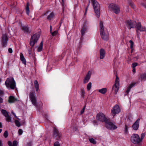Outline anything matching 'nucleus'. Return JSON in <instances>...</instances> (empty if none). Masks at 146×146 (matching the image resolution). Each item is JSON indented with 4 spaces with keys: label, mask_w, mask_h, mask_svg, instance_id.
Here are the masks:
<instances>
[{
    "label": "nucleus",
    "mask_w": 146,
    "mask_h": 146,
    "mask_svg": "<svg viewBox=\"0 0 146 146\" xmlns=\"http://www.w3.org/2000/svg\"><path fill=\"white\" fill-rule=\"evenodd\" d=\"M100 31L102 38L104 40H107L109 38V34L108 32L104 30V26L102 22L100 23Z\"/></svg>",
    "instance_id": "f257e3e1"
},
{
    "label": "nucleus",
    "mask_w": 146,
    "mask_h": 146,
    "mask_svg": "<svg viewBox=\"0 0 146 146\" xmlns=\"http://www.w3.org/2000/svg\"><path fill=\"white\" fill-rule=\"evenodd\" d=\"M6 87L8 88L13 89L16 86V83L13 78L10 77L5 82Z\"/></svg>",
    "instance_id": "f03ea898"
},
{
    "label": "nucleus",
    "mask_w": 146,
    "mask_h": 146,
    "mask_svg": "<svg viewBox=\"0 0 146 146\" xmlns=\"http://www.w3.org/2000/svg\"><path fill=\"white\" fill-rule=\"evenodd\" d=\"M93 6L95 13L98 17L100 16V6L98 2L95 0H91Z\"/></svg>",
    "instance_id": "7ed1b4c3"
},
{
    "label": "nucleus",
    "mask_w": 146,
    "mask_h": 146,
    "mask_svg": "<svg viewBox=\"0 0 146 146\" xmlns=\"http://www.w3.org/2000/svg\"><path fill=\"white\" fill-rule=\"evenodd\" d=\"M131 142L135 144H137L139 143L141 141L139 135L137 134H133L131 138Z\"/></svg>",
    "instance_id": "20e7f679"
},
{
    "label": "nucleus",
    "mask_w": 146,
    "mask_h": 146,
    "mask_svg": "<svg viewBox=\"0 0 146 146\" xmlns=\"http://www.w3.org/2000/svg\"><path fill=\"white\" fill-rule=\"evenodd\" d=\"M39 37L40 34L39 33H37L31 36L30 44L32 47L37 42Z\"/></svg>",
    "instance_id": "39448f33"
},
{
    "label": "nucleus",
    "mask_w": 146,
    "mask_h": 146,
    "mask_svg": "<svg viewBox=\"0 0 146 146\" xmlns=\"http://www.w3.org/2000/svg\"><path fill=\"white\" fill-rule=\"evenodd\" d=\"M119 79L117 76L116 77L115 80L114 85L112 87V90L114 91L115 94H116L119 89Z\"/></svg>",
    "instance_id": "423d86ee"
},
{
    "label": "nucleus",
    "mask_w": 146,
    "mask_h": 146,
    "mask_svg": "<svg viewBox=\"0 0 146 146\" xmlns=\"http://www.w3.org/2000/svg\"><path fill=\"white\" fill-rule=\"evenodd\" d=\"M109 8L115 14H118L120 12L119 7L118 5L116 4L113 3L110 4Z\"/></svg>",
    "instance_id": "0eeeda50"
},
{
    "label": "nucleus",
    "mask_w": 146,
    "mask_h": 146,
    "mask_svg": "<svg viewBox=\"0 0 146 146\" xmlns=\"http://www.w3.org/2000/svg\"><path fill=\"white\" fill-rule=\"evenodd\" d=\"M106 127L108 129L111 130H113L117 128V126L113 123L110 122L107 119L106 122H105Z\"/></svg>",
    "instance_id": "6e6552de"
},
{
    "label": "nucleus",
    "mask_w": 146,
    "mask_h": 146,
    "mask_svg": "<svg viewBox=\"0 0 146 146\" xmlns=\"http://www.w3.org/2000/svg\"><path fill=\"white\" fill-rule=\"evenodd\" d=\"M29 98L33 105L36 106L37 105V103L35 92H31L30 94Z\"/></svg>",
    "instance_id": "1a4fd4ad"
},
{
    "label": "nucleus",
    "mask_w": 146,
    "mask_h": 146,
    "mask_svg": "<svg viewBox=\"0 0 146 146\" xmlns=\"http://www.w3.org/2000/svg\"><path fill=\"white\" fill-rule=\"evenodd\" d=\"M120 111V109L118 105H115L111 110V113L113 116L118 113Z\"/></svg>",
    "instance_id": "9d476101"
},
{
    "label": "nucleus",
    "mask_w": 146,
    "mask_h": 146,
    "mask_svg": "<svg viewBox=\"0 0 146 146\" xmlns=\"http://www.w3.org/2000/svg\"><path fill=\"white\" fill-rule=\"evenodd\" d=\"M96 119L98 121L104 122H106L107 119L103 113H100L97 115Z\"/></svg>",
    "instance_id": "9b49d317"
},
{
    "label": "nucleus",
    "mask_w": 146,
    "mask_h": 146,
    "mask_svg": "<svg viewBox=\"0 0 146 146\" xmlns=\"http://www.w3.org/2000/svg\"><path fill=\"white\" fill-rule=\"evenodd\" d=\"M138 31H146L145 27H142L140 23H137L136 29L137 36L138 38H139V35L138 34Z\"/></svg>",
    "instance_id": "f8f14e48"
},
{
    "label": "nucleus",
    "mask_w": 146,
    "mask_h": 146,
    "mask_svg": "<svg viewBox=\"0 0 146 146\" xmlns=\"http://www.w3.org/2000/svg\"><path fill=\"white\" fill-rule=\"evenodd\" d=\"M126 27L130 29L131 28H134L136 24L135 22H132L130 20H128L125 22Z\"/></svg>",
    "instance_id": "ddd939ff"
},
{
    "label": "nucleus",
    "mask_w": 146,
    "mask_h": 146,
    "mask_svg": "<svg viewBox=\"0 0 146 146\" xmlns=\"http://www.w3.org/2000/svg\"><path fill=\"white\" fill-rule=\"evenodd\" d=\"M1 112L5 117L6 120L7 121L12 122L11 117L9 116L8 112L6 110L2 109L1 110Z\"/></svg>",
    "instance_id": "4468645a"
},
{
    "label": "nucleus",
    "mask_w": 146,
    "mask_h": 146,
    "mask_svg": "<svg viewBox=\"0 0 146 146\" xmlns=\"http://www.w3.org/2000/svg\"><path fill=\"white\" fill-rule=\"evenodd\" d=\"M61 136V134L59 133L58 130L54 128V129L53 137L56 139L59 140L60 139Z\"/></svg>",
    "instance_id": "2eb2a0df"
},
{
    "label": "nucleus",
    "mask_w": 146,
    "mask_h": 146,
    "mask_svg": "<svg viewBox=\"0 0 146 146\" xmlns=\"http://www.w3.org/2000/svg\"><path fill=\"white\" fill-rule=\"evenodd\" d=\"M140 120V119L138 118L133 125L132 127L134 130H137L138 129L139 127Z\"/></svg>",
    "instance_id": "dca6fc26"
},
{
    "label": "nucleus",
    "mask_w": 146,
    "mask_h": 146,
    "mask_svg": "<svg viewBox=\"0 0 146 146\" xmlns=\"http://www.w3.org/2000/svg\"><path fill=\"white\" fill-rule=\"evenodd\" d=\"M92 72L90 71H89L86 74V76L84 79V83L85 84L88 82L89 81L91 76Z\"/></svg>",
    "instance_id": "f3484780"
},
{
    "label": "nucleus",
    "mask_w": 146,
    "mask_h": 146,
    "mask_svg": "<svg viewBox=\"0 0 146 146\" xmlns=\"http://www.w3.org/2000/svg\"><path fill=\"white\" fill-rule=\"evenodd\" d=\"M8 39L6 35H4L2 38V44L4 47H5L7 44Z\"/></svg>",
    "instance_id": "a211bd4d"
},
{
    "label": "nucleus",
    "mask_w": 146,
    "mask_h": 146,
    "mask_svg": "<svg viewBox=\"0 0 146 146\" xmlns=\"http://www.w3.org/2000/svg\"><path fill=\"white\" fill-rule=\"evenodd\" d=\"M88 28L87 27L86 24H84L82 26V29L81 30V32L82 36H84L85 33L88 31Z\"/></svg>",
    "instance_id": "6ab92c4d"
},
{
    "label": "nucleus",
    "mask_w": 146,
    "mask_h": 146,
    "mask_svg": "<svg viewBox=\"0 0 146 146\" xmlns=\"http://www.w3.org/2000/svg\"><path fill=\"white\" fill-rule=\"evenodd\" d=\"M105 55V50L102 48L100 50V59H103Z\"/></svg>",
    "instance_id": "aec40b11"
},
{
    "label": "nucleus",
    "mask_w": 146,
    "mask_h": 146,
    "mask_svg": "<svg viewBox=\"0 0 146 146\" xmlns=\"http://www.w3.org/2000/svg\"><path fill=\"white\" fill-rule=\"evenodd\" d=\"M135 84L136 83L135 82H134L128 86L127 87V89L126 91L127 94L129 93L131 89L132 88L135 86Z\"/></svg>",
    "instance_id": "412c9836"
},
{
    "label": "nucleus",
    "mask_w": 146,
    "mask_h": 146,
    "mask_svg": "<svg viewBox=\"0 0 146 146\" xmlns=\"http://www.w3.org/2000/svg\"><path fill=\"white\" fill-rule=\"evenodd\" d=\"M20 58L22 63L25 65H26V60L24 56L23 55L22 53H21L20 54Z\"/></svg>",
    "instance_id": "4be33fe9"
},
{
    "label": "nucleus",
    "mask_w": 146,
    "mask_h": 146,
    "mask_svg": "<svg viewBox=\"0 0 146 146\" xmlns=\"http://www.w3.org/2000/svg\"><path fill=\"white\" fill-rule=\"evenodd\" d=\"M18 144V143L16 141H14L13 143L11 141L8 142V144L9 146H17Z\"/></svg>",
    "instance_id": "5701e85b"
},
{
    "label": "nucleus",
    "mask_w": 146,
    "mask_h": 146,
    "mask_svg": "<svg viewBox=\"0 0 146 146\" xmlns=\"http://www.w3.org/2000/svg\"><path fill=\"white\" fill-rule=\"evenodd\" d=\"M17 100L13 96H10L9 98V102L10 103H13Z\"/></svg>",
    "instance_id": "b1692460"
},
{
    "label": "nucleus",
    "mask_w": 146,
    "mask_h": 146,
    "mask_svg": "<svg viewBox=\"0 0 146 146\" xmlns=\"http://www.w3.org/2000/svg\"><path fill=\"white\" fill-rule=\"evenodd\" d=\"M54 16V13L52 12L48 16L47 19L48 20H50L53 18Z\"/></svg>",
    "instance_id": "393cba45"
},
{
    "label": "nucleus",
    "mask_w": 146,
    "mask_h": 146,
    "mask_svg": "<svg viewBox=\"0 0 146 146\" xmlns=\"http://www.w3.org/2000/svg\"><path fill=\"white\" fill-rule=\"evenodd\" d=\"M98 91L100 93L103 94H104L107 92V89L106 88H103L101 89L98 90Z\"/></svg>",
    "instance_id": "a878e982"
},
{
    "label": "nucleus",
    "mask_w": 146,
    "mask_h": 146,
    "mask_svg": "<svg viewBox=\"0 0 146 146\" xmlns=\"http://www.w3.org/2000/svg\"><path fill=\"white\" fill-rule=\"evenodd\" d=\"M34 85L36 89V91L37 92L39 89V85L37 81L35 80L34 81Z\"/></svg>",
    "instance_id": "bb28decb"
},
{
    "label": "nucleus",
    "mask_w": 146,
    "mask_h": 146,
    "mask_svg": "<svg viewBox=\"0 0 146 146\" xmlns=\"http://www.w3.org/2000/svg\"><path fill=\"white\" fill-rule=\"evenodd\" d=\"M26 12L27 15H29L30 12V11L29 8V3H27V6L26 7Z\"/></svg>",
    "instance_id": "cd10ccee"
},
{
    "label": "nucleus",
    "mask_w": 146,
    "mask_h": 146,
    "mask_svg": "<svg viewBox=\"0 0 146 146\" xmlns=\"http://www.w3.org/2000/svg\"><path fill=\"white\" fill-rule=\"evenodd\" d=\"M92 86V83L89 82L87 85V90H90Z\"/></svg>",
    "instance_id": "c85d7f7f"
},
{
    "label": "nucleus",
    "mask_w": 146,
    "mask_h": 146,
    "mask_svg": "<svg viewBox=\"0 0 146 146\" xmlns=\"http://www.w3.org/2000/svg\"><path fill=\"white\" fill-rule=\"evenodd\" d=\"M89 140L90 142L94 144H95L96 143V140L93 138L89 139Z\"/></svg>",
    "instance_id": "c756f323"
},
{
    "label": "nucleus",
    "mask_w": 146,
    "mask_h": 146,
    "mask_svg": "<svg viewBox=\"0 0 146 146\" xmlns=\"http://www.w3.org/2000/svg\"><path fill=\"white\" fill-rule=\"evenodd\" d=\"M129 42L130 43V48L131 49L132 52V50H133L134 45L133 42L131 40H129Z\"/></svg>",
    "instance_id": "7c9ffc66"
},
{
    "label": "nucleus",
    "mask_w": 146,
    "mask_h": 146,
    "mask_svg": "<svg viewBox=\"0 0 146 146\" xmlns=\"http://www.w3.org/2000/svg\"><path fill=\"white\" fill-rule=\"evenodd\" d=\"M42 42H41L40 46L38 48V49H37L38 51V52L41 51L42 50Z\"/></svg>",
    "instance_id": "2f4dec72"
},
{
    "label": "nucleus",
    "mask_w": 146,
    "mask_h": 146,
    "mask_svg": "<svg viewBox=\"0 0 146 146\" xmlns=\"http://www.w3.org/2000/svg\"><path fill=\"white\" fill-rule=\"evenodd\" d=\"M15 123L16 126L18 127H20L21 126L20 123L19 121L17 120H15Z\"/></svg>",
    "instance_id": "473e14b6"
},
{
    "label": "nucleus",
    "mask_w": 146,
    "mask_h": 146,
    "mask_svg": "<svg viewBox=\"0 0 146 146\" xmlns=\"http://www.w3.org/2000/svg\"><path fill=\"white\" fill-rule=\"evenodd\" d=\"M128 129L129 127L127 125H125V128L124 132L126 134H127L128 132Z\"/></svg>",
    "instance_id": "72a5a7b5"
},
{
    "label": "nucleus",
    "mask_w": 146,
    "mask_h": 146,
    "mask_svg": "<svg viewBox=\"0 0 146 146\" xmlns=\"http://www.w3.org/2000/svg\"><path fill=\"white\" fill-rule=\"evenodd\" d=\"M141 78L142 80H146V74H144L142 75L141 76Z\"/></svg>",
    "instance_id": "f704fd0d"
},
{
    "label": "nucleus",
    "mask_w": 146,
    "mask_h": 146,
    "mask_svg": "<svg viewBox=\"0 0 146 146\" xmlns=\"http://www.w3.org/2000/svg\"><path fill=\"white\" fill-rule=\"evenodd\" d=\"M145 134L144 133H142L141 134V137L140 138V140H141V142L142 141L143 139L145 137Z\"/></svg>",
    "instance_id": "c9c22d12"
},
{
    "label": "nucleus",
    "mask_w": 146,
    "mask_h": 146,
    "mask_svg": "<svg viewBox=\"0 0 146 146\" xmlns=\"http://www.w3.org/2000/svg\"><path fill=\"white\" fill-rule=\"evenodd\" d=\"M8 133L7 131H5L3 134L5 138H7L8 137Z\"/></svg>",
    "instance_id": "e433bc0d"
},
{
    "label": "nucleus",
    "mask_w": 146,
    "mask_h": 146,
    "mask_svg": "<svg viewBox=\"0 0 146 146\" xmlns=\"http://www.w3.org/2000/svg\"><path fill=\"white\" fill-rule=\"evenodd\" d=\"M23 29L26 32H27L28 31V28L26 26H23Z\"/></svg>",
    "instance_id": "4c0bfd02"
},
{
    "label": "nucleus",
    "mask_w": 146,
    "mask_h": 146,
    "mask_svg": "<svg viewBox=\"0 0 146 146\" xmlns=\"http://www.w3.org/2000/svg\"><path fill=\"white\" fill-rule=\"evenodd\" d=\"M57 33H58L57 31H54V32H53L51 33L52 35V36H54L56 35L57 34Z\"/></svg>",
    "instance_id": "58836bf2"
},
{
    "label": "nucleus",
    "mask_w": 146,
    "mask_h": 146,
    "mask_svg": "<svg viewBox=\"0 0 146 146\" xmlns=\"http://www.w3.org/2000/svg\"><path fill=\"white\" fill-rule=\"evenodd\" d=\"M23 131L21 129H19L18 131V133L19 135H21L23 133Z\"/></svg>",
    "instance_id": "ea45409f"
},
{
    "label": "nucleus",
    "mask_w": 146,
    "mask_h": 146,
    "mask_svg": "<svg viewBox=\"0 0 146 146\" xmlns=\"http://www.w3.org/2000/svg\"><path fill=\"white\" fill-rule=\"evenodd\" d=\"M137 65V63H134L132 64V67L133 68H135V67Z\"/></svg>",
    "instance_id": "a19ab883"
},
{
    "label": "nucleus",
    "mask_w": 146,
    "mask_h": 146,
    "mask_svg": "<svg viewBox=\"0 0 146 146\" xmlns=\"http://www.w3.org/2000/svg\"><path fill=\"white\" fill-rule=\"evenodd\" d=\"M82 94L83 97H84V96L85 94V93L84 89H82L81 90Z\"/></svg>",
    "instance_id": "79ce46f5"
},
{
    "label": "nucleus",
    "mask_w": 146,
    "mask_h": 146,
    "mask_svg": "<svg viewBox=\"0 0 146 146\" xmlns=\"http://www.w3.org/2000/svg\"><path fill=\"white\" fill-rule=\"evenodd\" d=\"M54 146H60V144L58 142H56L54 144Z\"/></svg>",
    "instance_id": "37998d69"
},
{
    "label": "nucleus",
    "mask_w": 146,
    "mask_h": 146,
    "mask_svg": "<svg viewBox=\"0 0 146 146\" xmlns=\"http://www.w3.org/2000/svg\"><path fill=\"white\" fill-rule=\"evenodd\" d=\"M8 51L10 53H12L13 52V50L11 48H10L8 49Z\"/></svg>",
    "instance_id": "c03bdc74"
},
{
    "label": "nucleus",
    "mask_w": 146,
    "mask_h": 146,
    "mask_svg": "<svg viewBox=\"0 0 146 146\" xmlns=\"http://www.w3.org/2000/svg\"><path fill=\"white\" fill-rule=\"evenodd\" d=\"M11 113L15 117H16L18 119V118L16 116L15 114L13 111H12L11 112Z\"/></svg>",
    "instance_id": "a18cd8bd"
},
{
    "label": "nucleus",
    "mask_w": 146,
    "mask_h": 146,
    "mask_svg": "<svg viewBox=\"0 0 146 146\" xmlns=\"http://www.w3.org/2000/svg\"><path fill=\"white\" fill-rule=\"evenodd\" d=\"M131 6L133 8H135V6L134 4H131Z\"/></svg>",
    "instance_id": "49530a36"
},
{
    "label": "nucleus",
    "mask_w": 146,
    "mask_h": 146,
    "mask_svg": "<svg viewBox=\"0 0 146 146\" xmlns=\"http://www.w3.org/2000/svg\"><path fill=\"white\" fill-rule=\"evenodd\" d=\"M3 99L0 97V103H2L3 102Z\"/></svg>",
    "instance_id": "de8ad7c7"
},
{
    "label": "nucleus",
    "mask_w": 146,
    "mask_h": 146,
    "mask_svg": "<svg viewBox=\"0 0 146 146\" xmlns=\"http://www.w3.org/2000/svg\"><path fill=\"white\" fill-rule=\"evenodd\" d=\"M0 146H3V144H2V141L1 140H0Z\"/></svg>",
    "instance_id": "09e8293b"
},
{
    "label": "nucleus",
    "mask_w": 146,
    "mask_h": 146,
    "mask_svg": "<svg viewBox=\"0 0 146 146\" xmlns=\"http://www.w3.org/2000/svg\"><path fill=\"white\" fill-rule=\"evenodd\" d=\"M3 93L2 91L0 90V95H3Z\"/></svg>",
    "instance_id": "8fccbe9b"
},
{
    "label": "nucleus",
    "mask_w": 146,
    "mask_h": 146,
    "mask_svg": "<svg viewBox=\"0 0 146 146\" xmlns=\"http://www.w3.org/2000/svg\"><path fill=\"white\" fill-rule=\"evenodd\" d=\"M84 108L81 111V114L84 111Z\"/></svg>",
    "instance_id": "3c124183"
},
{
    "label": "nucleus",
    "mask_w": 146,
    "mask_h": 146,
    "mask_svg": "<svg viewBox=\"0 0 146 146\" xmlns=\"http://www.w3.org/2000/svg\"><path fill=\"white\" fill-rule=\"evenodd\" d=\"M133 72H135V68H133Z\"/></svg>",
    "instance_id": "603ef678"
},
{
    "label": "nucleus",
    "mask_w": 146,
    "mask_h": 146,
    "mask_svg": "<svg viewBox=\"0 0 146 146\" xmlns=\"http://www.w3.org/2000/svg\"><path fill=\"white\" fill-rule=\"evenodd\" d=\"M2 127V124L0 122V128H1Z\"/></svg>",
    "instance_id": "864d4df0"
},
{
    "label": "nucleus",
    "mask_w": 146,
    "mask_h": 146,
    "mask_svg": "<svg viewBox=\"0 0 146 146\" xmlns=\"http://www.w3.org/2000/svg\"><path fill=\"white\" fill-rule=\"evenodd\" d=\"M89 4L88 5L87 8H86V11H85V13H86L87 11V8L88 7V6H89Z\"/></svg>",
    "instance_id": "5fc2aeb1"
},
{
    "label": "nucleus",
    "mask_w": 146,
    "mask_h": 146,
    "mask_svg": "<svg viewBox=\"0 0 146 146\" xmlns=\"http://www.w3.org/2000/svg\"><path fill=\"white\" fill-rule=\"evenodd\" d=\"M52 29V27L51 26H50V32L51 31Z\"/></svg>",
    "instance_id": "6e6d98bb"
},
{
    "label": "nucleus",
    "mask_w": 146,
    "mask_h": 146,
    "mask_svg": "<svg viewBox=\"0 0 146 146\" xmlns=\"http://www.w3.org/2000/svg\"><path fill=\"white\" fill-rule=\"evenodd\" d=\"M2 131V130L1 129H0V133H1V132Z\"/></svg>",
    "instance_id": "4d7b16f0"
},
{
    "label": "nucleus",
    "mask_w": 146,
    "mask_h": 146,
    "mask_svg": "<svg viewBox=\"0 0 146 146\" xmlns=\"http://www.w3.org/2000/svg\"><path fill=\"white\" fill-rule=\"evenodd\" d=\"M29 54H31V53H30V50H29Z\"/></svg>",
    "instance_id": "13d9d810"
},
{
    "label": "nucleus",
    "mask_w": 146,
    "mask_h": 146,
    "mask_svg": "<svg viewBox=\"0 0 146 146\" xmlns=\"http://www.w3.org/2000/svg\"><path fill=\"white\" fill-rule=\"evenodd\" d=\"M48 67L47 68V70L48 71H49V70H48Z\"/></svg>",
    "instance_id": "bf43d9fd"
},
{
    "label": "nucleus",
    "mask_w": 146,
    "mask_h": 146,
    "mask_svg": "<svg viewBox=\"0 0 146 146\" xmlns=\"http://www.w3.org/2000/svg\"><path fill=\"white\" fill-rule=\"evenodd\" d=\"M63 3H64V0H62Z\"/></svg>",
    "instance_id": "052dcab7"
},
{
    "label": "nucleus",
    "mask_w": 146,
    "mask_h": 146,
    "mask_svg": "<svg viewBox=\"0 0 146 146\" xmlns=\"http://www.w3.org/2000/svg\"><path fill=\"white\" fill-rule=\"evenodd\" d=\"M93 122H95V121H93Z\"/></svg>",
    "instance_id": "680f3d73"
},
{
    "label": "nucleus",
    "mask_w": 146,
    "mask_h": 146,
    "mask_svg": "<svg viewBox=\"0 0 146 146\" xmlns=\"http://www.w3.org/2000/svg\"><path fill=\"white\" fill-rule=\"evenodd\" d=\"M90 1V0H89V2Z\"/></svg>",
    "instance_id": "e2e57ef3"
}]
</instances>
